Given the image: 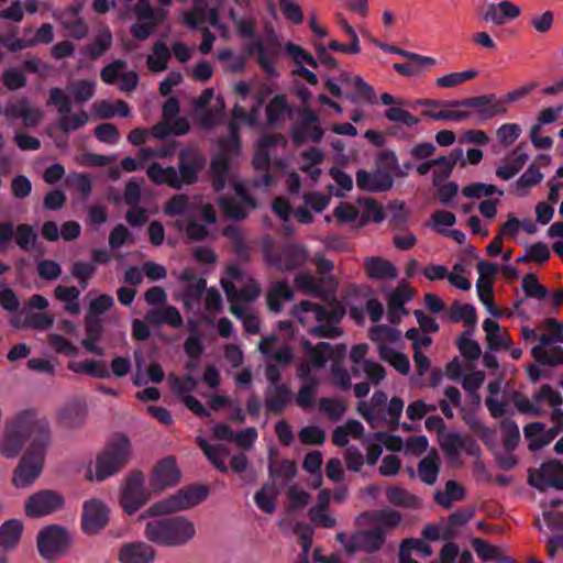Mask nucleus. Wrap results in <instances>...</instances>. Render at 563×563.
<instances>
[{
	"label": "nucleus",
	"mask_w": 563,
	"mask_h": 563,
	"mask_svg": "<svg viewBox=\"0 0 563 563\" xmlns=\"http://www.w3.org/2000/svg\"><path fill=\"white\" fill-rule=\"evenodd\" d=\"M26 440L31 443L14 470L12 478L16 487H27L40 476L51 442L49 423L45 418H40L35 409L20 411L7 424L0 444L1 454L5 457L16 456Z\"/></svg>",
	"instance_id": "f257e3e1"
},
{
	"label": "nucleus",
	"mask_w": 563,
	"mask_h": 563,
	"mask_svg": "<svg viewBox=\"0 0 563 563\" xmlns=\"http://www.w3.org/2000/svg\"><path fill=\"white\" fill-rule=\"evenodd\" d=\"M195 533L194 523L180 516L151 520L144 530L148 541L163 547H181L190 541Z\"/></svg>",
	"instance_id": "f03ea898"
},
{
	"label": "nucleus",
	"mask_w": 563,
	"mask_h": 563,
	"mask_svg": "<svg viewBox=\"0 0 563 563\" xmlns=\"http://www.w3.org/2000/svg\"><path fill=\"white\" fill-rule=\"evenodd\" d=\"M228 132L227 136L219 139V152L213 155L210 162L211 185L217 192L225 188L231 168V159L241 153V137L238 123L230 121Z\"/></svg>",
	"instance_id": "7ed1b4c3"
},
{
	"label": "nucleus",
	"mask_w": 563,
	"mask_h": 563,
	"mask_svg": "<svg viewBox=\"0 0 563 563\" xmlns=\"http://www.w3.org/2000/svg\"><path fill=\"white\" fill-rule=\"evenodd\" d=\"M537 86L536 82L522 86L518 89L509 91L501 98H497L494 93H486L475 97H468L460 100H451L450 106L454 108H474L477 109V119L479 122L492 120L497 114L507 112L506 103L515 102L531 92Z\"/></svg>",
	"instance_id": "20e7f679"
},
{
	"label": "nucleus",
	"mask_w": 563,
	"mask_h": 563,
	"mask_svg": "<svg viewBox=\"0 0 563 563\" xmlns=\"http://www.w3.org/2000/svg\"><path fill=\"white\" fill-rule=\"evenodd\" d=\"M262 251L266 264L278 272L296 271L309 260V253L303 245L295 242L276 244L271 236L263 239Z\"/></svg>",
	"instance_id": "39448f33"
},
{
	"label": "nucleus",
	"mask_w": 563,
	"mask_h": 563,
	"mask_svg": "<svg viewBox=\"0 0 563 563\" xmlns=\"http://www.w3.org/2000/svg\"><path fill=\"white\" fill-rule=\"evenodd\" d=\"M131 451L130 439L123 434L110 441L104 450L97 456L96 474L91 475L88 471L90 481L102 482L106 478L119 473L129 462Z\"/></svg>",
	"instance_id": "423d86ee"
},
{
	"label": "nucleus",
	"mask_w": 563,
	"mask_h": 563,
	"mask_svg": "<svg viewBox=\"0 0 563 563\" xmlns=\"http://www.w3.org/2000/svg\"><path fill=\"white\" fill-rule=\"evenodd\" d=\"M209 495V489L205 485H192L179 489L174 495L154 503L146 509L141 517L161 516L188 509L203 501Z\"/></svg>",
	"instance_id": "0eeeda50"
},
{
	"label": "nucleus",
	"mask_w": 563,
	"mask_h": 563,
	"mask_svg": "<svg viewBox=\"0 0 563 563\" xmlns=\"http://www.w3.org/2000/svg\"><path fill=\"white\" fill-rule=\"evenodd\" d=\"M207 164V158L200 148L196 146H186L178 153V161L176 166V175L181 189L185 186L195 185L200 173Z\"/></svg>",
	"instance_id": "6e6552de"
},
{
	"label": "nucleus",
	"mask_w": 563,
	"mask_h": 563,
	"mask_svg": "<svg viewBox=\"0 0 563 563\" xmlns=\"http://www.w3.org/2000/svg\"><path fill=\"white\" fill-rule=\"evenodd\" d=\"M528 484L539 492H545L549 487L563 490V462L552 459L543 462L539 468H530Z\"/></svg>",
	"instance_id": "1a4fd4ad"
},
{
	"label": "nucleus",
	"mask_w": 563,
	"mask_h": 563,
	"mask_svg": "<svg viewBox=\"0 0 563 563\" xmlns=\"http://www.w3.org/2000/svg\"><path fill=\"white\" fill-rule=\"evenodd\" d=\"M68 543V531L57 525L47 526L37 534V550L45 560H53L62 555Z\"/></svg>",
	"instance_id": "9d476101"
},
{
	"label": "nucleus",
	"mask_w": 563,
	"mask_h": 563,
	"mask_svg": "<svg viewBox=\"0 0 563 563\" xmlns=\"http://www.w3.org/2000/svg\"><path fill=\"white\" fill-rule=\"evenodd\" d=\"M151 498L144 486V475L141 471H133L126 478V483L120 496L123 510L132 515L144 506Z\"/></svg>",
	"instance_id": "9b49d317"
},
{
	"label": "nucleus",
	"mask_w": 563,
	"mask_h": 563,
	"mask_svg": "<svg viewBox=\"0 0 563 563\" xmlns=\"http://www.w3.org/2000/svg\"><path fill=\"white\" fill-rule=\"evenodd\" d=\"M385 541L386 531L383 527L358 530L351 534L349 541L344 544V550L349 555H354L356 552L374 554L383 548Z\"/></svg>",
	"instance_id": "f8f14e48"
},
{
	"label": "nucleus",
	"mask_w": 563,
	"mask_h": 563,
	"mask_svg": "<svg viewBox=\"0 0 563 563\" xmlns=\"http://www.w3.org/2000/svg\"><path fill=\"white\" fill-rule=\"evenodd\" d=\"M65 499L55 490L44 489L30 496L25 503V514L31 518L51 515L63 508Z\"/></svg>",
	"instance_id": "ddd939ff"
},
{
	"label": "nucleus",
	"mask_w": 563,
	"mask_h": 563,
	"mask_svg": "<svg viewBox=\"0 0 563 563\" xmlns=\"http://www.w3.org/2000/svg\"><path fill=\"white\" fill-rule=\"evenodd\" d=\"M313 312L319 322L338 324L345 316V307L336 299H333L329 307H323L310 300H302L292 308V316L300 319L301 313Z\"/></svg>",
	"instance_id": "4468645a"
},
{
	"label": "nucleus",
	"mask_w": 563,
	"mask_h": 563,
	"mask_svg": "<svg viewBox=\"0 0 563 563\" xmlns=\"http://www.w3.org/2000/svg\"><path fill=\"white\" fill-rule=\"evenodd\" d=\"M440 446L449 461H457L464 451L471 456H477L481 449L474 438L460 433H445L440 437Z\"/></svg>",
	"instance_id": "2eb2a0df"
},
{
	"label": "nucleus",
	"mask_w": 563,
	"mask_h": 563,
	"mask_svg": "<svg viewBox=\"0 0 563 563\" xmlns=\"http://www.w3.org/2000/svg\"><path fill=\"white\" fill-rule=\"evenodd\" d=\"M180 477L181 474L175 459L166 456L153 468L150 477V488L153 493L158 494L168 487L177 485Z\"/></svg>",
	"instance_id": "dca6fc26"
},
{
	"label": "nucleus",
	"mask_w": 563,
	"mask_h": 563,
	"mask_svg": "<svg viewBox=\"0 0 563 563\" xmlns=\"http://www.w3.org/2000/svg\"><path fill=\"white\" fill-rule=\"evenodd\" d=\"M109 521V509L100 500L90 499L84 503L81 514V527L85 533L96 534L103 529Z\"/></svg>",
	"instance_id": "f3484780"
},
{
	"label": "nucleus",
	"mask_w": 563,
	"mask_h": 563,
	"mask_svg": "<svg viewBox=\"0 0 563 563\" xmlns=\"http://www.w3.org/2000/svg\"><path fill=\"white\" fill-rule=\"evenodd\" d=\"M394 177L380 169L367 172L358 169L356 172V186L358 189L367 192H386L391 189Z\"/></svg>",
	"instance_id": "a211bd4d"
},
{
	"label": "nucleus",
	"mask_w": 563,
	"mask_h": 563,
	"mask_svg": "<svg viewBox=\"0 0 563 563\" xmlns=\"http://www.w3.org/2000/svg\"><path fill=\"white\" fill-rule=\"evenodd\" d=\"M292 401V391L287 384L267 387L265 390V408L273 416H280Z\"/></svg>",
	"instance_id": "6ab92c4d"
},
{
	"label": "nucleus",
	"mask_w": 563,
	"mask_h": 563,
	"mask_svg": "<svg viewBox=\"0 0 563 563\" xmlns=\"http://www.w3.org/2000/svg\"><path fill=\"white\" fill-rule=\"evenodd\" d=\"M242 52L247 58L256 56L257 64L267 76L274 77L277 75L275 67L277 58L267 53V48L263 40L258 38L256 41L245 43L242 47Z\"/></svg>",
	"instance_id": "aec40b11"
},
{
	"label": "nucleus",
	"mask_w": 563,
	"mask_h": 563,
	"mask_svg": "<svg viewBox=\"0 0 563 563\" xmlns=\"http://www.w3.org/2000/svg\"><path fill=\"white\" fill-rule=\"evenodd\" d=\"M155 550L144 542L124 544L119 552L121 563H152L155 560Z\"/></svg>",
	"instance_id": "412c9836"
},
{
	"label": "nucleus",
	"mask_w": 563,
	"mask_h": 563,
	"mask_svg": "<svg viewBox=\"0 0 563 563\" xmlns=\"http://www.w3.org/2000/svg\"><path fill=\"white\" fill-rule=\"evenodd\" d=\"M540 345L531 349V355L540 365L558 366L563 364V347L555 345L551 350V354L545 351V346L553 343L550 334H542L539 338Z\"/></svg>",
	"instance_id": "4be33fe9"
},
{
	"label": "nucleus",
	"mask_w": 563,
	"mask_h": 563,
	"mask_svg": "<svg viewBox=\"0 0 563 563\" xmlns=\"http://www.w3.org/2000/svg\"><path fill=\"white\" fill-rule=\"evenodd\" d=\"M364 271L371 279H396L398 276L397 267L390 261L379 256L366 257Z\"/></svg>",
	"instance_id": "5701e85b"
},
{
	"label": "nucleus",
	"mask_w": 563,
	"mask_h": 563,
	"mask_svg": "<svg viewBox=\"0 0 563 563\" xmlns=\"http://www.w3.org/2000/svg\"><path fill=\"white\" fill-rule=\"evenodd\" d=\"M144 319L151 325L168 324L173 328H180L183 325V318L179 310L174 306H164L161 309H150Z\"/></svg>",
	"instance_id": "b1692460"
},
{
	"label": "nucleus",
	"mask_w": 563,
	"mask_h": 563,
	"mask_svg": "<svg viewBox=\"0 0 563 563\" xmlns=\"http://www.w3.org/2000/svg\"><path fill=\"white\" fill-rule=\"evenodd\" d=\"M146 174L151 181L157 186L166 185L175 190H181L174 166L164 167L162 164L153 162L148 165Z\"/></svg>",
	"instance_id": "393cba45"
},
{
	"label": "nucleus",
	"mask_w": 563,
	"mask_h": 563,
	"mask_svg": "<svg viewBox=\"0 0 563 563\" xmlns=\"http://www.w3.org/2000/svg\"><path fill=\"white\" fill-rule=\"evenodd\" d=\"M294 290L286 280L274 283L267 290L266 301L269 311L278 313L285 301H292Z\"/></svg>",
	"instance_id": "a878e982"
},
{
	"label": "nucleus",
	"mask_w": 563,
	"mask_h": 563,
	"mask_svg": "<svg viewBox=\"0 0 563 563\" xmlns=\"http://www.w3.org/2000/svg\"><path fill=\"white\" fill-rule=\"evenodd\" d=\"M87 409L86 406L79 401H73L67 404L59 411V422L64 428L77 429L80 428L86 419Z\"/></svg>",
	"instance_id": "bb28decb"
},
{
	"label": "nucleus",
	"mask_w": 563,
	"mask_h": 563,
	"mask_svg": "<svg viewBox=\"0 0 563 563\" xmlns=\"http://www.w3.org/2000/svg\"><path fill=\"white\" fill-rule=\"evenodd\" d=\"M520 14V9L510 1H501L497 4H490L484 14L485 21H492L497 25H503L508 19H516Z\"/></svg>",
	"instance_id": "cd10ccee"
},
{
	"label": "nucleus",
	"mask_w": 563,
	"mask_h": 563,
	"mask_svg": "<svg viewBox=\"0 0 563 563\" xmlns=\"http://www.w3.org/2000/svg\"><path fill=\"white\" fill-rule=\"evenodd\" d=\"M413 296V289L408 285H400L388 298V319L393 324H398L399 319H394V311H400L402 314H408L405 303L408 302Z\"/></svg>",
	"instance_id": "c85d7f7f"
},
{
	"label": "nucleus",
	"mask_w": 563,
	"mask_h": 563,
	"mask_svg": "<svg viewBox=\"0 0 563 563\" xmlns=\"http://www.w3.org/2000/svg\"><path fill=\"white\" fill-rule=\"evenodd\" d=\"M197 443L210 463L221 473H228L229 468L224 459L229 455V450L222 445H212L203 438H197Z\"/></svg>",
	"instance_id": "c756f323"
},
{
	"label": "nucleus",
	"mask_w": 563,
	"mask_h": 563,
	"mask_svg": "<svg viewBox=\"0 0 563 563\" xmlns=\"http://www.w3.org/2000/svg\"><path fill=\"white\" fill-rule=\"evenodd\" d=\"M290 135L294 144L300 146L308 141L320 143L324 135V130L320 123L308 124L305 129L301 128V124H294Z\"/></svg>",
	"instance_id": "7c9ffc66"
},
{
	"label": "nucleus",
	"mask_w": 563,
	"mask_h": 563,
	"mask_svg": "<svg viewBox=\"0 0 563 563\" xmlns=\"http://www.w3.org/2000/svg\"><path fill=\"white\" fill-rule=\"evenodd\" d=\"M47 104L57 106L59 119V129L66 130V121H70L71 114V100L66 96L60 88H51L48 93Z\"/></svg>",
	"instance_id": "2f4dec72"
},
{
	"label": "nucleus",
	"mask_w": 563,
	"mask_h": 563,
	"mask_svg": "<svg viewBox=\"0 0 563 563\" xmlns=\"http://www.w3.org/2000/svg\"><path fill=\"white\" fill-rule=\"evenodd\" d=\"M369 41L377 46L378 48L383 49L386 53L389 54H397L406 58L408 62L415 63L418 66H428V65H434L435 59L432 57L423 56L413 52L405 51L398 46L384 43L380 41L375 40L371 35H368Z\"/></svg>",
	"instance_id": "473e14b6"
},
{
	"label": "nucleus",
	"mask_w": 563,
	"mask_h": 563,
	"mask_svg": "<svg viewBox=\"0 0 563 563\" xmlns=\"http://www.w3.org/2000/svg\"><path fill=\"white\" fill-rule=\"evenodd\" d=\"M466 496L465 489L454 479L445 483V490H437L434 493V501L445 509H450L453 501L463 500Z\"/></svg>",
	"instance_id": "72a5a7b5"
},
{
	"label": "nucleus",
	"mask_w": 563,
	"mask_h": 563,
	"mask_svg": "<svg viewBox=\"0 0 563 563\" xmlns=\"http://www.w3.org/2000/svg\"><path fill=\"white\" fill-rule=\"evenodd\" d=\"M170 58V51L166 43L157 40L153 44V55H148L146 64L152 73H161L167 69L168 60Z\"/></svg>",
	"instance_id": "f704fd0d"
},
{
	"label": "nucleus",
	"mask_w": 563,
	"mask_h": 563,
	"mask_svg": "<svg viewBox=\"0 0 563 563\" xmlns=\"http://www.w3.org/2000/svg\"><path fill=\"white\" fill-rule=\"evenodd\" d=\"M23 525L20 520L10 519L0 527V547L14 549L21 539Z\"/></svg>",
	"instance_id": "c9c22d12"
},
{
	"label": "nucleus",
	"mask_w": 563,
	"mask_h": 563,
	"mask_svg": "<svg viewBox=\"0 0 563 563\" xmlns=\"http://www.w3.org/2000/svg\"><path fill=\"white\" fill-rule=\"evenodd\" d=\"M112 33L108 26L98 31L95 40L85 47V54L91 59L102 56L112 45Z\"/></svg>",
	"instance_id": "e433bc0d"
},
{
	"label": "nucleus",
	"mask_w": 563,
	"mask_h": 563,
	"mask_svg": "<svg viewBox=\"0 0 563 563\" xmlns=\"http://www.w3.org/2000/svg\"><path fill=\"white\" fill-rule=\"evenodd\" d=\"M279 489L273 483H266L254 495L256 506L266 514H273L276 508L275 499Z\"/></svg>",
	"instance_id": "4c0bfd02"
},
{
	"label": "nucleus",
	"mask_w": 563,
	"mask_h": 563,
	"mask_svg": "<svg viewBox=\"0 0 563 563\" xmlns=\"http://www.w3.org/2000/svg\"><path fill=\"white\" fill-rule=\"evenodd\" d=\"M223 235L232 243L233 251L239 261L249 262L251 258L250 249L244 241L242 231L238 227L228 225L223 230Z\"/></svg>",
	"instance_id": "58836bf2"
},
{
	"label": "nucleus",
	"mask_w": 563,
	"mask_h": 563,
	"mask_svg": "<svg viewBox=\"0 0 563 563\" xmlns=\"http://www.w3.org/2000/svg\"><path fill=\"white\" fill-rule=\"evenodd\" d=\"M303 347L307 351L312 365L323 367L333 356V346L328 342H320L313 346L309 341H303Z\"/></svg>",
	"instance_id": "ea45409f"
},
{
	"label": "nucleus",
	"mask_w": 563,
	"mask_h": 563,
	"mask_svg": "<svg viewBox=\"0 0 563 563\" xmlns=\"http://www.w3.org/2000/svg\"><path fill=\"white\" fill-rule=\"evenodd\" d=\"M14 240L23 252H31L35 249L38 234L31 224L21 223L14 228Z\"/></svg>",
	"instance_id": "a19ab883"
},
{
	"label": "nucleus",
	"mask_w": 563,
	"mask_h": 563,
	"mask_svg": "<svg viewBox=\"0 0 563 563\" xmlns=\"http://www.w3.org/2000/svg\"><path fill=\"white\" fill-rule=\"evenodd\" d=\"M386 498L390 504L404 508H417L419 506V499L399 486L388 487L386 489Z\"/></svg>",
	"instance_id": "79ce46f5"
},
{
	"label": "nucleus",
	"mask_w": 563,
	"mask_h": 563,
	"mask_svg": "<svg viewBox=\"0 0 563 563\" xmlns=\"http://www.w3.org/2000/svg\"><path fill=\"white\" fill-rule=\"evenodd\" d=\"M297 465L291 460L272 461L268 465L271 478H282L284 484L289 483L297 475Z\"/></svg>",
	"instance_id": "37998d69"
},
{
	"label": "nucleus",
	"mask_w": 563,
	"mask_h": 563,
	"mask_svg": "<svg viewBox=\"0 0 563 563\" xmlns=\"http://www.w3.org/2000/svg\"><path fill=\"white\" fill-rule=\"evenodd\" d=\"M450 319L453 323L463 321L467 327H475L477 322L476 309L470 303L454 302L450 307Z\"/></svg>",
	"instance_id": "c03bdc74"
},
{
	"label": "nucleus",
	"mask_w": 563,
	"mask_h": 563,
	"mask_svg": "<svg viewBox=\"0 0 563 563\" xmlns=\"http://www.w3.org/2000/svg\"><path fill=\"white\" fill-rule=\"evenodd\" d=\"M463 150L461 147H456L451 151L449 156H444L445 162L441 166H444V170H434L433 172V185L439 186L443 180H445L452 174L453 167L456 163L461 162V166H465L466 162L462 161Z\"/></svg>",
	"instance_id": "a18cd8bd"
},
{
	"label": "nucleus",
	"mask_w": 563,
	"mask_h": 563,
	"mask_svg": "<svg viewBox=\"0 0 563 563\" xmlns=\"http://www.w3.org/2000/svg\"><path fill=\"white\" fill-rule=\"evenodd\" d=\"M500 430L505 451L510 453L516 450L520 441L518 424L512 419L506 418L500 422Z\"/></svg>",
	"instance_id": "49530a36"
},
{
	"label": "nucleus",
	"mask_w": 563,
	"mask_h": 563,
	"mask_svg": "<svg viewBox=\"0 0 563 563\" xmlns=\"http://www.w3.org/2000/svg\"><path fill=\"white\" fill-rule=\"evenodd\" d=\"M290 111V107L284 95H276L266 106V118L267 123L272 126L276 125L277 122Z\"/></svg>",
	"instance_id": "de8ad7c7"
},
{
	"label": "nucleus",
	"mask_w": 563,
	"mask_h": 563,
	"mask_svg": "<svg viewBox=\"0 0 563 563\" xmlns=\"http://www.w3.org/2000/svg\"><path fill=\"white\" fill-rule=\"evenodd\" d=\"M437 453H431L423 457L418 464V473L421 481L428 485L435 483L439 474Z\"/></svg>",
	"instance_id": "09e8293b"
},
{
	"label": "nucleus",
	"mask_w": 563,
	"mask_h": 563,
	"mask_svg": "<svg viewBox=\"0 0 563 563\" xmlns=\"http://www.w3.org/2000/svg\"><path fill=\"white\" fill-rule=\"evenodd\" d=\"M377 169L395 175L397 177H406L407 172H402L398 164V158L394 151H383L378 153L376 158Z\"/></svg>",
	"instance_id": "8fccbe9b"
},
{
	"label": "nucleus",
	"mask_w": 563,
	"mask_h": 563,
	"mask_svg": "<svg viewBox=\"0 0 563 563\" xmlns=\"http://www.w3.org/2000/svg\"><path fill=\"white\" fill-rule=\"evenodd\" d=\"M286 53L291 57L292 62L299 66H303L302 63H307L311 68H318L319 62L303 47L292 42L285 44Z\"/></svg>",
	"instance_id": "3c124183"
},
{
	"label": "nucleus",
	"mask_w": 563,
	"mask_h": 563,
	"mask_svg": "<svg viewBox=\"0 0 563 563\" xmlns=\"http://www.w3.org/2000/svg\"><path fill=\"white\" fill-rule=\"evenodd\" d=\"M521 287L526 297L528 298L542 300L549 295L548 289L539 283L534 273L526 274L522 277Z\"/></svg>",
	"instance_id": "603ef678"
},
{
	"label": "nucleus",
	"mask_w": 563,
	"mask_h": 563,
	"mask_svg": "<svg viewBox=\"0 0 563 563\" xmlns=\"http://www.w3.org/2000/svg\"><path fill=\"white\" fill-rule=\"evenodd\" d=\"M169 385L175 394L183 399L185 395H190L198 386V380L192 375H185L184 378L178 377L175 374L168 376Z\"/></svg>",
	"instance_id": "864d4df0"
},
{
	"label": "nucleus",
	"mask_w": 563,
	"mask_h": 563,
	"mask_svg": "<svg viewBox=\"0 0 563 563\" xmlns=\"http://www.w3.org/2000/svg\"><path fill=\"white\" fill-rule=\"evenodd\" d=\"M294 282L296 287L303 291L306 295L320 297L323 292L319 280L314 278L310 273L297 274Z\"/></svg>",
	"instance_id": "5fc2aeb1"
},
{
	"label": "nucleus",
	"mask_w": 563,
	"mask_h": 563,
	"mask_svg": "<svg viewBox=\"0 0 563 563\" xmlns=\"http://www.w3.org/2000/svg\"><path fill=\"white\" fill-rule=\"evenodd\" d=\"M96 90V84L92 80H77L68 86V91L74 96L77 103L90 100Z\"/></svg>",
	"instance_id": "6e6d98bb"
},
{
	"label": "nucleus",
	"mask_w": 563,
	"mask_h": 563,
	"mask_svg": "<svg viewBox=\"0 0 563 563\" xmlns=\"http://www.w3.org/2000/svg\"><path fill=\"white\" fill-rule=\"evenodd\" d=\"M462 194L465 198L481 199L484 197H490L495 194L501 196L504 192L501 190H498L495 185L484 183H472L463 188Z\"/></svg>",
	"instance_id": "4d7b16f0"
},
{
	"label": "nucleus",
	"mask_w": 563,
	"mask_h": 563,
	"mask_svg": "<svg viewBox=\"0 0 563 563\" xmlns=\"http://www.w3.org/2000/svg\"><path fill=\"white\" fill-rule=\"evenodd\" d=\"M476 288L481 302L487 307L488 311L493 316L500 317V311L494 306V292L492 280H486L482 283V279H477Z\"/></svg>",
	"instance_id": "13d9d810"
},
{
	"label": "nucleus",
	"mask_w": 563,
	"mask_h": 563,
	"mask_svg": "<svg viewBox=\"0 0 563 563\" xmlns=\"http://www.w3.org/2000/svg\"><path fill=\"white\" fill-rule=\"evenodd\" d=\"M357 203L364 206V211L362 213V224L366 223L369 220L376 223H380L384 220V211L382 207L375 201V199H357Z\"/></svg>",
	"instance_id": "bf43d9fd"
},
{
	"label": "nucleus",
	"mask_w": 563,
	"mask_h": 563,
	"mask_svg": "<svg viewBox=\"0 0 563 563\" xmlns=\"http://www.w3.org/2000/svg\"><path fill=\"white\" fill-rule=\"evenodd\" d=\"M320 410L325 412L329 418L333 421L340 420L345 411H346V404L342 399L338 398H322L320 400Z\"/></svg>",
	"instance_id": "052dcab7"
},
{
	"label": "nucleus",
	"mask_w": 563,
	"mask_h": 563,
	"mask_svg": "<svg viewBox=\"0 0 563 563\" xmlns=\"http://www.w3.org/2000/svg\"><path fill=\"white\" fill-rule=\"evenodd\" d=\"M47 342L48 345L58 354L75 357L79 353L78 347L60 334H49Z\"/></svg>",
	"instance_id": "680f3d73"
},
{
	"label": "nucleus",
	"mask_w": 563,
	"mask_h": 563,
	"mask_svg": "<svg viewBox=\"0 0 563 563\" xmlns=\"http://www.w3.org/2000/svg\"><path fill=\"white\" fill-rule=\"evenodd\" d=\"M468 334H470V332L464 331L461 334V336L456 340V345L460 350V353L465 358H467L470 361H475L481 356L482 350H481L479 344L476 341L467 338Z\"/></svg>",
	"instance_id": "e2e57ef3"
},
{
	"label": "nucleus",
	"mask_w": 563,
	"mask_h": 563,
	"mask_svg": "<svg viewBox=\"0 0 563 563\" xmlns=\"http://www.w3.org/2000/svg\"><path fill=\"white\" fill-rule=\"evenodd\" d=\"M71 276L76 278L82 289L89 285V279L95 275L96 267L88 262H75L70 268Z\"/></svg>",
	"instance_id": "0e129e2a"
},
{
	"label": "nucleus",
	"mask_w": 563,
	"mask_h": 563,
	"mask_svg": "<svg viewBox=\"0 0 563 563\" xmlns=\"http://www.w3.org/2000/svg\"><path fill=\"white\" fill-rule=\"evenodd\" d=\"M189 203L187 195L176 194L165 202L164 212L170 217L181 216L188 210Z\"/></svg>",
	"instance_id": "69168bd1"
},
{
	"label": "nucleus",
	"mask_w": 563,
	"mask_h": 563,
	"mask_svg": "<svg viewBox=\"0 0 563 563\" xmlns=\"http://www.w3.org/2000/svg\"><path fill=\"white\" fill-rule=\"evenodd\" d=\"M384 114L388 121L401 123L408 128L415 126L419 123V119L417 117L399 107H391L387 109Z\"/></svg>",
	"instance_id": "338daca9"
},
{
	"label": "nucleus",
	"mask_w": 563,
	"mask_h": 563,
	"mask_svg": "<svg viewBox=\"0 0 563 563\" xmlns=\"http://www.w3.org/2000/svg\"><path fill=\"white\" fill-rule=\"evenodd\" d=\"M126 67L128 64L123 59H117L106 65L100 71L101 80L107 85H113L120 79L121 73L125 70Z\"/></svg>",
	"instance_id": "774afa93"
}]
</instances>
